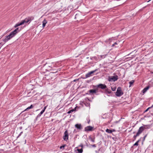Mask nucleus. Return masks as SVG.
I'll use <instances>...</instances> for the list:
<instances>
[{"label":"nucleus","instance_id":"1","mask_svg":"<svg viewBox=\"0 0 153 153\" xmlns=\"http://www.w3.org/2000/svg\"><path fill=\"white\" fill-rule=\"evenodd\" d=\"M22 29V27L17 28L13 31L9 35L6 36L5 38L3 39V41L5 42H7L11 38L14 37Z\"/></svg>","mask_w":153,"mask_h":153},{"label":"nucleus","instance_id":"2","mask_svg":"<svg viewBox=\"0 0 153 153\" xmlns=\"http://www.w3.org/2000/svg\"><path fill=\"white\" fill-rule=\"evenodd\" d=\"M118 79V77L117 75L114 76H111L108 77V80L109 82H114Z\"/></svg>","mask_w":153,"mask_h":153},{"label":"nucleus","instance_id":"3","mask_svg":"<svg viewBox=\"0 0 153 153\" xmlns=\"http://www.w3.org/2000/svg\"><path fill=\"white\" fill-rule=\"evenodd\" d=\"M115 94L117 97H120L123 94V92L122 91L121 87H118L117 88Z\"/></svg>","mask_w":153,"mask_h":153},{"label":"nucleus","instance_id":"4","mask_svg":"<svg viewBox=\"0 0 153 153\" xmlns=\"http://www.w3.org/2000/svg\"><path fill=\"white\" fill-rule=\"evenodd\" d=\"M34 19L33 17L32 16H30L26 18L24 20H22L23 21H24V23H25L30 22L32 20H33Z\"/></svg>","mask_w":153,"mask_h":153},{"label":"nucleus","instance_id":"5","mask_svg":"<svg viewBox=\"0 0 153 153\" xmlns=\"http://www.w3.org/2000/svg\"><path fill=\"white\" fill-rule=\"evenodd\" d=\"M97 87L102 89H105L107 88V86L105 84H100L97 85Z\"/></svg>","mask_w":153,"mask_h":153},{"label":"nucleus","instance_id":"6","mask_svg":"<svg viewBox=\"0 0 153 153\" xmlns=\"http://www.w3.org/2000/svg\"><path fill=\"white\" fill-rule=\"evenodd\" d=\"M94 130V127L91 126H88L85 128V131L86 132L92 131Z\"/></svg>","mask_w":153,"mask_h":153},{"label":"nucleus","instance_id":"7","mask_svg":"<svg viewBox=\"0 0 153 153\" xmlns=\"http://www.w3.org/2000/svg\"><path fill=\"white\" fill-rule=\"evenodd\" d=\"M63 139L65 141H67L68 139V133L67 130H66L64 132V135L63 137Z\"/></svg>","mask_w":153,"mask_h":153},{"label":"nucleus","instance_id":"8","mask_svg":"<svg viewBox=\"0 0 153 153\" xmlns=\"http://www.w3.org/2000/svg\"><path fill=\"white\" fill-rule=\"evenodd\" d=\"M97 70L96 69L94 71H90L87 74L85 75V78L90 77L91 76V75L95 72Z\"/></svg>","mask_w":153,"mask_h":153},{"label":"nucleus","instance_id":"9","mask_svg":"<svg viewBox=\"0 0 153 153\" xmlns=\"http://www.w3.org/2000/svg\"><path fill=\"white\" fill-rule=\"evenodd\" d=\"M144 130V128L142 126L140 127L137 133L139 135H140Z\"/></svg>","mask_w":153,"mask_h":153},{"label":"nucleus","instance_id":"10","mask_svg":"<svg viewBox=\"0 0 153 153\" xmlns=\"http://www.w3.org/2000/svg\"><path fill=\"white\" fill-rule=\"evenodd\" d=\"M105 89V91L104 92V93L106 94H111V91L108 88H107H107H106Z\"/></svg>","mask_w":153,"mask_h":153},{"label":"nucleus","instance_id":"11","mask_svg":"<svg viewBox=\"0 0 153 153\" xmlns=\"http://www.w3.org/2000/svg\"><path fill=\"white\" fill-rule=\"evenodd\" d=\"M149 87L150 86L148 85L146 87L144 88L142 91L143 93H145L149 89Z\"/></svg>","mask_w":153,"mask_h":153},{"label":"nucleus","instance_id":"12","mask_svg":"<svg viewBox=\"0 0 153 153\" xmlns=\"http://www.w3.org/2000/svg\"><path fill=\"white\" fill-rule=\"evenodd\" d=\"M75 126L78 129L80 130L82 129L81 125L80 124H76L75 125Z\"/></svg>","mask_w":153,"mask_h":153},{"label":"nucleus","instance_id":"13","mask_svg":"<svg viewBox=\"0 0 153 153\" xmlns=\"http://www.w3.org/2000/svg\"><path fill=\"white\" fill-rule=\"evenodd\" d=\"M88 92L91 94H93L94 93H96L95 90L94 89L90 90L88 91Z\"/></svg>","mask_w":153,"mask_h":153},{"label":"nucleus","instance_id":"14","mask_svg":"<svg viewBox=\"0 0 153 153\" xmlns=\"http://www.w3.org/2000/svg\"><path fill=\"white\" fill-rule=\"evenodd\" d=\"M47 20L45 19L42 22V27H45V25L47 23Z\"/></svg>","mask_w":153,"mask_h":153},{"label":"nucleus","instance_id":"15","mask_svg":"<svg viewBox=\"0 0 153 153\" xmlns=\"http://www.w3.org/2000/svg\"><path fill=\"white\" fill-rule=\"evenodd\" d=\"M93 87L95 88L94 89L95 90L96 93L98 92L99 89L100 88H97V85H94Z\"/></svg>","mask_w":153,"mask_h":153},{"label":"nucleus","instance_id":"16","mask_svg":"<svg viewBox=\"0 0 153 153\" xmlns=\"http://www.w3.org/2000/svg\"><path fill=\"white\" fill-rule=\"evenodd\" d=\"M142 126L144 128V130L145 129L149 128L150 126L149 125H144Z\"/></svg>","mask_w":153,"mask_h":153},{"label":"nucleus","instance_id":"17","mask_svg":"<svg viewBox=\"0 0 153 153\" xmlns=\"http://www.w3.org/2000/svg\"><path fill=\"white\" fill-rule=\"evenodd\" d=\"M33 106L32 105H31L28 108H27L26 109H25L24 111H26L28 110L29 109H31L33 108Z\"/></svg>","mask_w":153,"mask_h":153},{"label":"nucleus","instance_id":"18","mask_svg":"<svg viewBox=\"0 0 153 153\" xmlns=\"http://www.w3.org/2000/svg\"><path fill=\"white\" fill-rule=\"evenodd\" d=\"M99 151L100 152V153H103L104 152V150L101 147L99 149Z\"/></svg>","mask_w":153,"mask_h":153},{"label":"nucleus","instance_id":"19","mask_svg":"<svg viewBox=\"0 0 153 153\" xmlns=\"http://www.w3.org/2000/svg\"><path fill=\"white\" fill-rule=\"evenodd\" d=\"M44 111L43 110H42L41 111V112H40V113L39 114H38V115L37 116V117H39L40 116H41V115L44 112Z\"/></svg>","mask_w":153,"mask_h":153},{"label":"nucleus","instance_id":"20","mask_svg":"<svg viewBox=\"0 0 153 153\" xmlns=\"http://www.w3.org/2000/svg\"><path fill=\"white\" fill-rule=\"evenodd\" d=\"M77 150L79 153H81L83 152L82 148L81 149H77Z\"/></svg>","mask_w":153,"mask_h":153},{"label":"nucleus","instance_id":"21","mask_svg":"<svg viewBox=\"0 0 153 153\" xmlns=\"http://www.w3.org/2000/svg\"><path fill=\"white\" fill-rule=\"evenodd\" d=\"M106 131L109 133H112L111 130L108 129H107L106 130Z\"/></svg>","mask_w":153,"mask_h":153},{"label":"nucleus","instance_id":"22","mask_svg":"<svg viewBox=\"0 0 153 153\" xmlns=\"http://www.w3.org/2000/svg\"><path fill=\"white\" fill-rule=\"evenodd\" d=\"M89 138L93 142H94L95 141V138H93L91 137V136H89Z\"/></svg>","mask_w":153,"mask_h":153},{"label":"nucleus","instance_id":"23","mask_svg":"<svg viewBox=\"0 0 153 153\" xmlns=\"http://www.w3.org/2000/svg\"><path fill=\"white\" fill-rule=\"evenodd\" d=\"M139 136V135L137 133L135 135H134L133 136V138H134V140H135L136 139V137Z\"/></svg>","mask_w":153,"mask_h":153},{"label":"nucleus","instance_id":"24","mask_svg":"<svg viewBox=\"0 0 153 153\" xmlns=\"http://www.w3.org/2000/svg\"><path fill=\"white\" fill-rule=\"evenodd\" d=\"M19 26L21 25H22L24 24V21H23L22 20L19 23H17Z\"/></svg>","mask_w":153,"mask_h":153},{"label":"nucleus","instance_id":"25","mask_svg":"<svg viewBox=\"0 0 153 153\" xmlns=\"http://www.w3.org/2000/svg\"><path fill=\"white\" fill-rule=\"evenodd\" d=\"M134 82V80H132L130 82H129V84H130L129 87H130V86L131 85H132V84H133V83Z\"/></svg>","mask_w":153,"mask_h":153},{"label":"nucleus","instance_id":"26","mask_svg":"<svg viewBox=\"0 0 153 153\" xmlns=\"http://www.w3.org/2000/svg\"><path fill=\"white\" fill-rule=\"evenodd\" d=\"M74 111V109H71L69 111H68L67 112V113L68 114H70L72 112H73Z\"/></svg>","mask_w":153,"mask_h":153},{"label":"nucleus","instance_id":"27","mask_svg":"<svg viewBox=\"0 0 153 153\" xmlns=\"http://www.w3.org/2000/svg\"><path fill=\"white\" fill-rule=\"evenodd\" d=\"M147 134H146L144 136V137H143V140L142 141V142H143L144 141L146 138V137L147 135Z\"/></svg>","mask_w":153,"mask_h":153},{"label":"nucleus","instance_id":"28","mask_svg":"<svg viewBox=\"0 0 153 153\" xmlns=\"http://www.w3.org/2000/svg\"><path fill=\"white\" fill-rule=\"evenodd\" d=\"M84 103L86 106H88L90 105V104L88 103Z\"/></svg>","mask_w":153,"mask_h":153},{"label":"nucleus","instance_id":"29","mask_svg":"<svg viewBox=\"0 0 153 153\" xmlns=\"http://www.w3.org/2000/svg\"><path fill=\"white\" fill-rule=\"evenodd\" d=\"M116 87H115L114 88L111 87V89L113 91H115L116 90Z\"/></svg>","mask_w":153,"mask_h":153},{"label":"nucleus","instance_id":"30","mask_svg":"<svg viewBox=\"0 0 153 153\" xmlns=\"http://www.w3.org/2000/svg\"><path fill=\"white\" fill-rule=\"evenodd\" d=\"M65 146V145H63L60 146V149H62V148H64Z\"/></svg>","mask_w":153,"mask_h":153},{"label":"nucleus","instance_id":"31","mask_svg":"<svg viewBox=\"0 0 153 153\" xmlns=\"http://www.w3.org/2000/svg\"><path fill=\"white\" fill-rule=\"evenodd\" d=\"M138 145V143L137 142H136L134 145L133 146H137Z\"/></svg>","mask_w":153,"mask_h":153},{"label":"nucleus","instance_id":"32","mask_svg":"<svg viewBox=\"0 0 153 153\" xmlns=\"http://www.w3.org/2000/svg\"><path fill=\"white\" fill-rule=\"evenodd\" d=\"M149 109H150V108L149 107L146 110H145L144 111V112L145 113V112H147Z\"/></svg>","mask_w":153,"mask_h":153},{"label":"nucleus","instance_id":"33","mask_svg":"<svg viewBox=\"0 0 153 153\" xmlns=\"http://www.w3.org/2000/svg\"><path fill=\"white\" fill-rule=\"evenodd\" d=\"M48 67H49V68H48V69L49 70H51L52 68L51 67V66L49 65H48Z\"/></svg>","mask_w":153,"mask_h":153},{"label":"nucleus","instance_id":"34","mask_svg":"<svg viewBox=\"0 0 153 153\" xmlns=\"http://www.w3.org/2000/svg\"><path fill=\"white\" fill-rule=\"evenodd\" d=\"M105 55H102V56H101V58H104L105 57Z\"/></svg>","mask_w":153,"mask_h":153},{"label":"nucleus","instance_id":"35","mask_svg":"<svg viewBox=\"0 0 153 153\" xmlns=\"http://www.w3.org/2000/svg\"><path fill=\"white\" fill-rule=\"evenodd\" d=\"M18 26H19L18 25V24L17 23L14 26V27L15 28H16L17 27H18Z\"/></svg>","mask_w":153,"mask_h":153},{"label":"nucleus","instance_id":"36","mask_svg":"<svg viewBox=\"0 0 153 153\" xmlns=\"http://www.w3.org/2000/svg\"><path fill=\"white\" fill-rule=\"evenodd\" d=\"M3 45V44L2 43H0V49L2 47V46Z\"/></svg>","mask_w":153,"mask_h":153},{"label":"nucleus","instance_id":"37","mask_svg":"<svg viewBox=\"0 0 153 153\" xmlns=\"http://www.w3.org/2000/svg\"><path fill=\"white\" fill-rule=\"evenodd\" d=\"M91 146L92 147H96V145L95 144L92 145Z\"/></svg>","mask_w":153,"mask_h":153},{"label":"nucleus","instance_id":"38","mask_svg":"<svg viewBox=\"0 0 153 153\" xmlns=\"http://www.w3.org/2000/svg\"><path fill=\"white\" fill-rule=\"evenodd\" d=\"M22 133V131L20 133V134L18 136L17 138L19 137L21 135V134Z\"/></svg>","mask_w":153,"mask_h":153},{"label":"nucleus","instance_id":"39","mask_svg":"<svg viewBox=\"0 0 153 153\" xmlns=\"http://www.w3.org/2000/svg\"><path fill=\"white\" fill-rule=\"evenodd\" d=\"M117 43L116 42H115L112 45V46H114L115 45H117Z\"/></svg>","mask_w":153,"mask_h":153},{"label":"nucleus","instance_id":"40","mask_svg":"<svg viewBox=\"0 0 153 153\" xmlns=\"http://www.w3.org/2000/svg\"><path fill=\"white\" fill-rule=\"evenodd\" d=\"M47 107V106H45V107L44 108V109H43V110H44V111H45V109L46 108V107Z\"/></svg>","mask_w":153,"mask_h":153},{"label":"nucleus","instance_id":"41","mask_svg":"<svg viewBox=\"0 0 153 153\" xmlns=\"http://www.w3.org/2000/svg\"><path fill=\"white\" fill-rule=\"evenodd\" d=\"M141 138H140V139L138 140L137 142L138 143L139 142H140L141 140Z\"/></svg>","mask_w":153,"mask_h":153},{"label":"nucleus","instance_id":"42","mask_svg":"<svg viewBox=\"0 0 153 153\" xmlns=\"http://www.w3.org/2000/svg\"><path fill=\"white\" fill-rule=\"evenodd\" d=\"M52 74H53V73H50L49 74V76H52Z\"/></svg>","mask_w":153,"mask_h":153},{"label":"nucleus","instance_id":"43","mask_svg":"<svg viewBox=\"0 0 153 153\" xmlns=\"http://www.w3.org/2000/svg\"><path fill=\"white\" fill-rule=\"evenodd\" d=\"M80 146L82 147H82H83V144H80Z\"/></svg>","mask_w":153,"mask_h":153},{"label":"nucleus","instance_id":"44","mask_svg":"<svg viewBox=\"0 0 153 153\" xmlns=\"http://www.w3.org/2000/svg\"><path fill=\"white\" fill-rule=\"evenodd\" d=\"M112 132H114L115 131V130L114 129H113L112 130H111Z\"/></svg>","mask_w":153,"mask_h":153},{"label":"nucleus","instance_id":"45","mask_svg":"<svg viewBox=\"0 0 153 153\" xmlns=\"http://www.w3.org/2000/svg\"><path fill=\"white\" fill-rule=\"evenodd\" d=\"M153 107V105L151 107H149L150 108H152Z\"/></svg>","mask_w":153,"mask_h":153},{"label":"nucleus","instance_id":"46","mask_svg":"<svg viewBox=\"0 0 153 153\" xmlns=\"http://www.w3.org/2000/svg\"><path fill=\"white\" fill-rule=\"evenodd\" d=\"M96 153H100V152H99V151H96Z\"/></svg>","mask_w":153,"mask_h":153},{"label":"nucleus","instance_id":"47","mask_svg":"<svg viewBox=\"0 0 153 153\" xmlns=\"http://www.w3.org/2000/svg\"><path fill=\"white\" fill-rule=\"evenodd\" d=\"M90 119H89V120L88 121V123L89 124V123H90Z\"/></svg>","mask_w":153,"mask_h":153},{"label":"nucleus","instance_id":"48","mask_svg":"<svg viewBox=\"0 0 153 153\" xmlns=\"http://www.w3.org/2000/svg\"><path fill=\"white\" fill-rule=\"evenodd\" d=\"M100 91L101 92H103V91L101 90H100Z\"/></svg>","mask_w":153,"mask_h":153},{"label":"nucleus","instance_id":"49","mask_svg":"<svg viewBox=\"0 0 153 153\" xmlns=\"http://www.w3.org/2000/svg\"><path fill=\"white\" fill-rule=\"evenodd\" d=\"M45 66H48V64H45Z\"/></svg>","mask_w":153,"mask_h":153},{"label":"nucleus","instance_id":"50","mask_svg":"<svg viewBox=\"0 0 153 153\" xmlns=\"http://www.w3.org/2000/svg\"><path fill=\"white\" fill-rule=\"evenodd\" d=\"M76 80V79H75L74 80V82H75V81H76V80Z\"/></svg>","mask_w":153,"mask_h":153},{"label":"nucleus","instance_id":"51","mask_svg":"<svg viewBox=\"0 0 153 153\" xmlns=\"http://www.w3.org/2000/svg\"><path fill=\"white\" fill-rule=\"evenodd\" d=\"M152 73H153V72Z\"/></svg>","mask_w":153,"mask_h":153},{"label":"nucleus","instance_id":"52","mask_svg":"<svg viewBox=\"0 0 153 153\" xmlns=\"http://www.w3.org/2000/svg\"><path fill=\"white\" fill-rule=\"evenodd\" d=\"M114 153H115V152H114Z\"/></svg>","mask_w":153,"mask_h":153}]
</instances>
